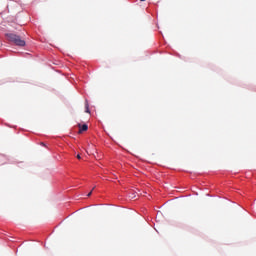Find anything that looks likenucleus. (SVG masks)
Masks as SVG:
<instances>
[{
    "label": "nucleus",
    "instance_id": "nucleus-5",
    "mask_svg": "<svg viewBox=\"0 0 256 256\" xmlns=\"http://www.w3.org/2000/svg\"><path fill=\"white\" fill-rule=\"evenodd\" d=\"M77 159H81V155L78 154V155H77Z\"/></svg>",
    "mask_w": 256,
    "mask_h": 256
},
{
    "label": "nucleus",
    "instance_id": "nucleus-4",
    "mask_svg": "<svg viewBox=\"0 0 256 256\" xmlns=\"http://www.w3.org/2000/svg\"><path fill=\"white\" fill-rule=\"evenodd\" d=\"M92 193H93V190H91V191L87 194V197H91Z\"/></svg>",
    "mask_w": 256,
    "mask_h": 256
},
{
    "label": "nucleus",
    "instance_id": "nucleus-2",
    "mask_svg": "<svg viewBox=\"0 0 256 256\" xmlns=\"http://www.w3.org/2000/svg\"><path fill=\"white\" fill-rule=\"evenodd\" d=\"M78 127H79V133H83V131H87V129H89V126H87V124H83V125L79 124Z\"/></svg>",
    "mask_w": 256,
    "mask_h": 256
},
{
    "label": "nucleus",
    "instance_id": "nucleus-8",
    "mask_svg": "<svg viewBox=\"0 0 256 256\" xmlns=\"http://www.w3.org/2000/svg\"><path fill=\"white\" fill-rule=\"evenodd\" d=\"M140 1H145V0H140Z\"/></svg>",
    "mask_w": 256,
    "mask_h": 256
},
{
    "label": "nucleus",
    "instance_id": "nucleus-1",
    "mask_svg": "<svg viewBox=\"0 0 256 256\" xmlns=\"http://www.w3.org/2000/svg\"><path fill=\"white\" fill-rule=\"evenodd\" d=\"M9 41L16 44L18 47H25V40L21 39V36L16 34H7Z\"/></svg>",
    "mask_w": 256,
    "mask_h": 256
},
{
    "label": "nucleus",
    "instance_id": "nucleus-3",
    "mask_svg": "<svg viewBox=\"0 0 256 256\" xmlns=\"http://www.w3.org/2000/svg\"><path fill=\"white\" fill-rule=\"evenodd\" d=\"M85 113H90V111H89V103H87L86 102V104H85Z\"/></svg>",
    "mask_w": 256,
    "mask_h": 256
},
{
    "label": "nucleus",
    "instance_id": "nucleus-6",
    "mask_svg": "<svg viewBox=\"0 0 256 256\" xmlns=\"http://www.w3.org/2000/svg\"><path fill=\"white\" fill-rule=\"evenodd\" d=\"M130 197V199H135V196H129Z\"/></svg>",
    "mask_w": 256,
    "mask_h": 256
},
{
    "label": "nucleus",
    "instance_id": "nucleus-7",
    "mask_svg": "<svg viewBox=\"0 0 256 256\" xmlns=\"http://www.w3.org/2000/svg\"><path fill=\"white\" fill-rule=\"evenodd\" d=\"M1 159H5V157H4V156H0V160H1Z\"/></svg>",
    "mask_w": 256,
    "mask_h": 256
}]
</instances>
